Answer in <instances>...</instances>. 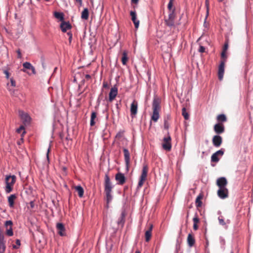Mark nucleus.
<instances>
[{
	"label": "nucleus",
	"instance_id": "a18cd8bd",
	"mask_svg": "<svg viewBox=\"0 0 253 253\" xmlns=\"http://www.w3.org/2000/svg\"><path fill=\"white\" fill-rule=\"evenodd\" d=\"M10 82L11 85L13 87L16 86V82L13 78H10Z\"/></svg>",
	"mask_w": 253,
	"mask_h": 253
},
{
	"label": "nucleus",
	"instance_id": "3c124183",
	"mask_svg": "<svg viewBox=\"0 0 253 253\" xmlns=\"http://www.w3.org/2000/svg\"><path fill=\"white\" fill-rule=\"evenodd\" d=\"M24 129V126H21L18 128L17 129V132L18 133H20L22 130Z\"/></svg>",
	"mask_w": 253,
	"mask_h": 253
},
{
	"label": "nucleus",
	"instance_id": "0eeeda50",
	"mask_svg": "<svg viewBox=\"0 0 253 253\" xmlns=\"http://www.w3.org/2000/svg\"><path fill=\"white\" fill-rule=\"evenodd\" d=\"M115 179L117 181V184L121 185L124 184L126 182L125 175L121 172H118L116 174Z\"/></svg>",
	"mask_w": 253,
	"mask_h": 253
},
{
	"label": "nucleus",
	"instance_id": "5701e85b",
	"mask_svg": "<svg viewBox=\"0 0 253 253\" xmlns=\"http://www.w3.org/2000/svg\"><path fill=\"white\" fill-rule=\"evenodd\" d=\"M203 198V195L202 194H200L196 199V206L197 208L201 207L202 206V202L201 199Z\"/></svg>",
	"mask_w": 253,
	"mask_h": 253
},
{
	"label": "nucleus",
	"instance_id": "ea45409f",
	"mask_svg": "<svg viewBox=\"0 0 253 253\" xmlns=\"http://www.w3.org/2000/svg\"><path fill=\"white\" fill-rule=\"evenodd\" d=\"M16 245H13L12 246V247L13 249H17L19 248V246H20L21 245V243H20V240L19 239H17L16 240Z\"/></svg>",
	"mask_w": 253,
	"mask_h": 253
},
{
	"label": "nucleus",
	"instance_id": "6e6552de",
	"mask_svg": "<svg viewBox=\"0 0 253 253\" xmlns=\"http://www.w3.org/2000/svg\"><path fill=\"white\" fill-rule=\"evenodd\" d=\"M224 66H225V61H221L218 71V77L219 80H222L223 77L224 73Z\"/></svg>",
	"mask_w": 253,
	"mask_h": 253
},
{
	"label": "nucleus",
	"instance_id": "bf43d9fd",
	"mask_svg": "<svg viewBox=\"0 0 253 253\" xmlns=\"http://www.w3.org/2000/svg\"><path fill=\"white\" fill-rule=\"evenodd\" d=\"M139 1V0H131V2L132 3L137 4Z\"/></svg>",
	"mask_w": 253,
	"mask_h": 253
},
{
	"label": "nucleus",
	"instance_id": "e433bc0d",
	"mask_svg": "<svg viewBox=\"0 0 253 253\" xmlns=\"http://www.w3.org/2000/svg\"><path fill=\"white\" fill-rule=\"evenodd\" d=\"M224 151H225L224 149L221 148L220 150H219L217 151L216 152H215V153H214V154H216L217 156L219 155L220 156H222L224 154Z\"/></svg>",
	"mask_w": 253,
	"mask_h": 253
},
{
	"label": "nucleus",
	"instance_id": "864d4df0",
	"mask_svg": "<svg viewBox=\"0 0 253 253\" xmlns=\"http://www.w3.org/2000/svg\"><path fill=\"white\" fill-rule=\"evenodd\" d=\"M103 87H104V88H108L109 87L108 84H107V82H104L103 83Z\"/></svg>",
	"mask_w": 253,
	"mask_h": 253
},
{
	"label": "nucleus",
	"instance_id": "7ed1b4c3",
	"mask_svg": "<svg viewBox=\"0 0 253 253\" xmlns=\"http://www.w3.org/2000/svg\"><path fill=\"white\" fill-rule=\"evenodd\" d=\"M16 176L14 175H6L5 177L6 186L5 187V192L6 193H9L12 191L13 185L16 181Z\"/></svg>",
	"mask_w": 253,
	"mask_h": 253
},
{
	"label": "nucleus",
	"instance_id": "f8f14e48",
	"mask_svg": "<svg viewBox=\"0 0 253 253\" xmlns=\"http://www.w3.org/2000/svg\"><path fill=\"white\" fill-rule=\"evenodd\" d=\"M130 15L131 16V20L134 25L135 28L137 29L139 26V21L137 19V16L135 11L131 10L130 12Z\"/></svg>",
	"mask_w": 253,
	"mask_h": 253
},
{
	"label": "nucleus",
	"instance_id": "1a4fd4ad",
	"mask_svg": "<svg viewBox=\"0 0 253 253\" xmlns=\"http://www.w3.org/2000/svg\"><path fill=\"white\" fill-rule=\"evenodd\" d=\"M212 141L214 146L218 147L222 142V138L219 135H215L213 137Z\"/></svg>",
	"mask_w": 253,
	"mask_h": 253
},
{
	"label": "nucleus",
	"instance_id": "e2e57ef3",
	"mask_svg": "<svg viewBox=\"0 0 253 253\" xmlns=\"http://www.w3.org/2000/svg\"><path fill=\"white\" fill-rule=\"evenodd\" d=\"M30 206L31 207V208H34V202L33 201H31L30 202Z\"/></svg>",
	"mask_w": 253,
	"mask_h": 253
},
{
	"label": "nucleus",
	"instance_id": "052dcab7",
	"mask_svg": "<svg viewBox=\"0 0 253 253\" xmlns=\"http://www.w3.org/2000/svg\"><path fill=\"white\" fill-rule=\"evenodd\" d=\"M77 2H78L80 5L82 4L83 0H75Z\"/></svg>",
	"mask_w": 253,
	"mask_h": 253
},
{
	"label": "nucleus",
	"instance_id": "7c9ffc66",
	"mask_svg": "<svg viewBox=\"0 0 253 253\" xmlns=\"http://www.w3.org/2000/svg\"><path fill=\"white\" fill-rule=\"evenodd\" d=\"M218 219L219 224L222 226H225V228L227 229L228 226L226 225V222L224 221L223 217L222 216H219Z\"/></svg>",
	"mask_w": 253,
	"mask_h": 253
},
{
	"label": "nucleus",
	"instance_id": "6ab92c4d",
	"mask_svg": "<svg viewBox=\"0 0 253 253\" xmlns=\"http://www.w3.org/2000/svg\"><path fill=\"white\" fill-rule=\"evenodd\" d=\"M125 222V212H122L121 213L120 217L119 218L117 224L119 226H121L123 227Z\"/></svg>",
	"mask_w": 253,
	"mask_h": 253
},
{
	"label": "nucleus",
	"instance_id": "c85d7f7f",
	"mask_svg": "<svg viewBox=\"0 0 253 253\" xmlns=\"http://www.w3.org/2000/svg\"><path fill=\"white\" fill-rule=\"evenodd\" d=\"M54 16L59 19L60 21H63L64 20V14L62 12H55L54 13Z\"/></svg>",
	"mask_w": 253,
	"mask_h": 253
},
{
	"label": "nucleus",
	"instance_id": "4468645a",
	"mask_svg": "<svg viewBox=\"0 0 253 253\" xmlns=\"http://www.w3.org/2000/svg\"><path fill=\"white\" fill-rule=\"evenodd\" d=\"M216 183L219 188H226L227 181L225 177H221L217 179Z\"/></svg>",
	"mask_w": 253,
	"mask_h": 253
},
{
	"label": "nucleus",
	"instance_id": "338daca9",
	"mask_svg": "<svg viewBox=\"0 0 253 253\" xmlns=\"http://www.w3.org/2000/svg\"><path fill=\"white\" fill-rule=\"evenodd\" d=\"M121 134L120 132L118 133L116 135V137H121Z\"/></svg>",
	"mask_w": 253,
	"mask_h": 253
},
{
	"label": "nucleus",
	"instance_id": "4c0bfd02",
	"mask_svg": "<svg viewBox=\"0 0 253 253\" xmlns=\"http://www.w3.org/2000/svg\"><path fill=\"white\" fill-rule=\"evenodd\" d=\"M174 9L172 10V11H171L170 12V13L169 14V19H168L174 20L175 14H174Z\"/></svg>",
	"mask_w": 253,
	"mask_h": 253
},
{
	"label": "nucleus",
	"instance_id": "bb28decb",
	"mask_svg": "<svg viewBox=\"0 0 253 253\" xmlns=\"http://www.w3.org/2000/svg\"><path fill=\"white\" fill-rule=\"evenodd\" d=\"M164 149L167 151H170L171 149V142H164L162 145Z\"/></svg>",
	"mask_w": 253,
	"mask_h": 253
},
{
	"label": "nucleus",
	"instance_id": "f3484780",
	"mask_svg": "<svg viewBox=\"0 0 253 253\" xmlns=\"http://www.w3.org/2000/svg\"><path fill=\"white\" fill-rule=\"evenodd\" d=\"M153 228V225L151 224L149 229L146 231L145 233V237L146 242H149L152 236V230Z\"/></svg>",
	"mask_w": 253,
	"mask_h": 253
},
{
	"label": "nucleus",
	"instance_id": "c756f323",
	"mask_svg": "<svg viewBox=\"0 0 253 253\" xmlns=\"http://www.w3.org/2000/svg\"><path fill=\"white\" fill-rule=\"evenodd\" d=\"M217 120L221 122H225L227 121V118L225 115L222 114L217 116Z\"/></svg>",
	"mask_w": 253,
	"mask_h": 253
},
{
	"label": "nucleus",
	"instance_id": "f704fd0d",
	"mask_svg": "<svg viewBox=\"0 0 253 253\" xmlns=\"http://www.w3.org/2000/svg\"><path fill=\"white\" fill-rule=\"evenodd\" d=\"M6 234L8 236H12L13 235V232L12 226L6 228Z\"/></svg>",
	"mask_w": 253,
	"mask_h": 253
},
{
	"label": "nucleus",
	"instance_id": "39448f33",
	"mask_svg": "<svg viewBox=\"0 0 253 253\" xmlns=\"http://www.w3.org/2000/svg\"><path fill=\"white\" fill-rule=\"evenodd\" d=\"M19 115L22 120L23 123L25 125H28L30 124L31 118L27 113H26L23 111H20Z\"/></svg>",
	"mask_w": 253,
	"mask_h": 253
},
{
	"label": "nucleus",
	"instance_id": "9b49d317",
	"mask_svg": "<svg viewBox=\"0 0 253 253\" xmlns=\"http://www.w3.org/2000/svg\"><path fill=\"white\" fill-rule=\"evenodd\" d=\"M214 131L216 133L219 134L223 133L225 131L224 126L222 124H216L214 126Z\"/></svg>",
	"mask_w": 253,
	"mask_h": 253
},
{
	"label": "nucleus",
	"instance_id": "8fccbe9b",
	"mask_svg": "<svg viewBox=\"0 0 253 253\" xmlns=\"http://www.w3.org/2000/svg\"><path fill=\"white\" fill-rule=\"evenodd\" d=\"M219 240H220V242L221 244L223 246H224L225 244V239L223 237H220Z\"/></svg>",
	"mask_w": 253,
	"mask_h": 253
},
{
	"label": "nucleus",
	"instance_id": "6e6d98bb",
	"mask_svg": "<svg viewBox=\"0 0 253 253\" xmlns=\"http://www.w3.org/2000/svg\"><path fill=\"white\" fill-rule=\"evenodd\" d=\"M17 54H18V58H21V52H20V49H18V50L17 51Z\"/></svg>",
	"mask_w": 253,
	"mask_h": 253
},
{
	"label": "nucleus",
	"instance_id": "13d9d810",
	"mask_svg": "<svg viewBox=\"0 0 253 253\" xmlns=\"http://www.w3.org/2000/svg\"><path fill=\"white\" fill-rule=\"evenodd\" d=\"M221 57L222 58H224V57H226V55H225V51H223L221 53Z\"/></svg>",
	"mask_w": 253,
	"mask_h": 253
},
{
	"label": "nucleus",
	"instance_id": "a878e982",
	"mask_svg": "<svg viewBox=\"0 0 253 253\" xmlns=\"http://www.w3.org/2000/svg\"><path fill=\"white\" fill-rule=\"evenodd\" d=\"M96 116H97V114H96V112H92L91 113V117H90V125L91 126H93L95 125V122L94 121V120L96 118Z\"/></svg>",
	"mask_w": 253,
	"mask_h": 253
},
{
	"label": "nucleus",
	"instance_id": "2f4dec72",
	"mask_svg": "<svg viewBox=\"0 0 253 253\" xmlns=\"http://www.w3.org/2000/svg\"><path fill=\"white\" fill-rule=\"evenodd\" d=\"M182 115L185 120H188L189 119V115L187 112L185 107H183L182 109Z\"/></svg>",
	"mask_w": 253,
	"mask_h": 253
},
{
	"label": "nucleus",
	"instance_id": "a211bd4d",
	"mask_svg": "<svg viewBox=\"0 0 253 253\" xmlns=\"http://www.w3.org/2000/svg\"><path fill=\"white\" fill-rule=\"evenodd\" d=\"M195 243V240L194 236L191 233H189L188 235V237H187V243H188V246L190 247H192V246H193Z\"/></svg>",
	"mask_w": 253,
	"mask_h": 253
},
{
	"label": "nucleus",
	"instance_id": "f03ea898",
	"mask_svg": "<svg viewBox=\"0 0 253 253\" xmlns=\"http://www.w3.org/2000/svg\"><path fill=\"white\" fill-rule=\"evenodd\" d=\"M152 107L153 112L151 119L156 122L159 118V111L161 108L160 99L156 96L153 98Z\"/></svg>",
	"mask_w": 253,
	"mask_h": 253
},
{
	"label": "nucleus",
	"instance_id": "37998d69",
	"mask_svg": "<svg viewBox=\"0 0 253 253\" xmlns=\"http://www.w3.org/2000/svg\"><path fill=\"white\" fill-rule=\"evenodd\" d=\"M163 141L164 142H171V137L168 133V136L164 138Z\"/></svg>",
	"mask_w": 253,
	"mask_h": 253
},
{
	"label": "nucleus",
	"instance_id": "cd10ccee",
	"mask_svg": "<svg viewBox=\"0 0 253 253\" xmlns=\"http://www.w3.org/2000/svg\"><path fill=\"white\" fill-rule=\"evenodd\" d=\"M128 58L127 55V52L126 51H124L123 52V56L122 58V64L125 65L127 61Z\"/></svg>",
	"mask_w": 253,
	"mask_h": 253
},
{
	"label": "nucleus",
	"instance_id": "774afa93",
	"mask_svg": "<svg viewBox=\"0 0 253 253\" xmlns=\"http://www.w3.org/2000/svg\"><path fill=\"white\" fill-rule=\"evenodd\" d=\"M225 222H226V223L229 224L230 223V220L229 219H227Z\"/></svg>",
	"mask_w": 253,
	"mask_h": 253
},
{
	"label": "nucleus",
	"instance_id": "20e7f679",
	"mask_svg": "<svg viewBox=\"0 0 253 253\" xmlns=\"http://www.w3.org/2000/svg\"><path fill=\"white\" fill-rule=\"evenodd\" d=\"M137 108H138V103L137 102L134 100L131 104L130 105V116L131 118H133L135 117L137 113Z\"/></svg>",
	"mask_w": 253,
	"mask_h": 253
},
{
	"label": "nucleus",
	"instance_id": "423d86ee",
	"mask_svg": "<svg viewBox=\"0 0 253 253\" xmlns=\"http://www.w3.org/2000/svg\"><path fill=\"white\" fill-rule=\"evenodd\" d=\"M118 94V87L116 85L112 87L109 93V101L112 102L116 97Z\"/></svg>",
	"mask_w": 253,
	"mask_h": 253
},
{
	"label": "nucleus",
	"instance_id": "2eb2a0df",
	"mask_svg": "<svg viewBox=\"0 0 253 253\" xmlns=\"http://www.w3.org/2000/svg\"><path fill=\"white\" fill-rule=\"evenodd\" d=\"M123 151L124 153L125 161L126 166L128 168L130 162V154L128 150L126 148H124Z\"/></svg>",
	"mask_w": 253,
	"mask_h": 253
},
{
	"label": "nucleus",
	"instance_id": "de8ad7c7",
	"mask_svg": "<svg viewBox=\"0 0 253 253\" xmlns=\"http://www.w3.org/2000/svg\"><path fill=\"white\" fill-rule=\"evenodd\" d=\"M3 73L5 74V78L7 79H8L9 78V72L7 70H3Z\"/></svg>",
	"mask_w": 253,
	"mask_h": 253
},
{
	"label": "nucleus",
	"instance_id": "b1692460",
	"mask_svg": "<svg viewBox=\"0 0 253 253\" xmlns=\"http://www.w3.org/2000/svg\"><path fill=\"white\" fill-rule=\"evenodd\" d=\"M75 189L78 192L79 196L82 198L84 193L83 188L81 185H78L75 187Z\"/></svg>",
	"mask_w": 253,
	"mask_h": 253
},
{
	"label": "nucleus",
	"instance_id": "72a5a7b5",
	"mask_svg": "<svg viewBox=\"0 0 253 253\" xmlns=\"http://www.w3.org/2000/svg\"><path fill=\"white\" fill-rule=\"evenodd\" d=\"M219 161V159L218 158V156L213 153L211 157V162L217 163Z\"/></svg>",
	"mask_w": 253,
	"mask_h": 253
},
{
	"label": "nucleus",
	"instance_id": "49530a36",
	"mask_svg": "<svg viewBox=\"0 0 253 253\" xmlns=\"http://www.w3.org/2000/svg\"><path fill=\"white\" fill-rule=\"evenodd\" d=\"M173 4V0H169V1L168 5V8L171 10Z\"/></svg>",
	"mask_w": 253,
	"mask_h": 253
},
{
	"label": "nucleus",
	"instance_id": "f257e3e1",
	"mask_svg": "<svg viewBox=\"0 0 253 253\" xmlns=\"http://www.w3.org/2000/svg\"><path fill=\"white\" fill-rule=\"evenodd\" d=\"M113 187L114 186L112 185L109 175L106 174L105 176L104 191L106 194V201L107 204V207L113 199V196L111 193Z\"/></svg>",
	"mask_w": 253,
	"mask_h": 253
},
{
	"label": "nucleus",
	"instance_id": "c03bdc74",
	"mask_svg": "<svg viewBox=\"0 0 253 253\" xmlns=\"http://www.w3.org/2000/svg\"><path fill=\"white\" fill-rule=\"evenodd\" d=\"M193 221L194 223L197 224L199 221V218H198L197 215L196 214L195 215L194 217L193 218Z\"/></svg>",
	"mask_w": 253,
	"mask_h": 253
},
{
	"label": "nucleus",
	"instance_id": "69168bd1",
	"mask_svg": "<svg viewBox=\"0 0 253 253\" xmlns=\"http://www.w3.org/2000/svg\"><path fill=\"white\" fill-rule=\"evenodd\" d=\"M72 40V37L70 36V37H69V42L70 43L71 42Z\"/></svg>",
	"mask_w": 253,
	"mask_h": 253
},
{
	"label": "nucleus",
	"instance_id": "603ef678",
	"mask_svg": "<svg viewBox=\"0 0 253 253\" xmlns=\"http://www.w3.org/2000/svg\"><path fill=\"white\" fill-rule=\"evenodd\" d=\"M50 145H49L48 149H47V153H46V158H47V160L48 161V162H49V153L50 152Z\"/></svg>",
	"mask_w": 253,
	"mask_h": 253
},
{
	"label": "nucleus",
	"instance_id": "58836bf2",
	"mask_svg": "<svg viewBox=\"0 0 253 253\" xmlns=\"http://www.w3.org/2000/svg\"><path fill=\"white\" fill-rule=\"evenodd\" d=\"M5 248V244L0 243V253H4Z\"/></svg>",
	"mask_w": 253,
	"mask_h": 253
},
{
	"label": "nucleus",
	"instance_id": "aec40b11",
	"mask_svg": "<svg viewBox=\"0 0 253 253\" xmlns=\"http://www.w3.org/2000/svg\"><path fill=\"white\" fill-rule=\"evenodd\" d=\"M23 66L25 69L31 70L33 74H36V70L35 67L30 62H24L23 64Z\"/></svg>",
	"mask_w": 253,
	"mask_h": 253
},
{
	"label": "nucleus",
	"instance_id": "473e14b6",
	"mask_svg": "<svg viewBox=\"0 0 253 253\" xmlns=\"http://www.w3.org/2000/svg\"><path fill=\"white\" fill-rule=\"evenodd\" d=\"M166 25L169 27H172L174 25V20L166 19L165 20Z\"/></svg>",
	"mask_w": 253,
	"mask_h": 253
},
{
	"label": "nucleus",
	"instance_id": "09e8293b",
	"mask_svg": "<svg viewBox=\"0 0 253 253\" xmlns=\"http://www.w3.org/2000/svg\"><path fill=\"white\" fill-rule=\"evenodd\" d=\"M205 51V47L202 45H200L199 49V51L201 53H203Z\"/></svg>",
	"mask_w": 253,
	"mask_h": 253
},
{
	"label": "nucleus",
	"instance_id": "680f3d73",
	"mask_svg": "<svg viewBox=\"0 0 253 253\" xmlns=\"http://www.w3.org/2000/svg\"><path fill=\"white\" fill-rule=\"evenodd\" d=\"M85 77L87 80H89L91 78V76L89 74L85 75Z\"/></svg>",
	"mask_w": 253,
	"mask_h": 253
},
{
	"label": "nucleus",
	"instance_id": "79ce46f5",
	"mask_svg": "<svg viewBox=\"0 0 253 253\" xmlns=\"http://www.w3.org/2000/svg\"><path fill=\"white\" fill-rule=\"evenodd\" d=\"M146 179H143V178H140V180H139V181L138 182V185H137V188H138L141 187L143 185L144 181Z\"/></svg>",
	"mask_w": 253,
	"mask_h": 253
},
{
	"label": "nucleus",
	"instance_id": "0e129e2a",
	"mask_svg": "<svg viewBox=\"0 0 253 253\" xmlns=\"http://www.w3.org/2000/svg\"><path fill=\"white\" fill-rule=\"evenodd\" d=\"M67 35L69 36V37L70 36L72 37V34L70 32L67 33Z\"/></svg>",
	"mask_w": 253,
	"mask_h": 253
},
{
	"label": "nucleus",
	"instance_id": "ddd939ff",
	"mask_svg": "<svg viewBox=\"0 0 253 253\" xmlns=\"http://www.w3.org/2000/svg\"><path fill=\"white\" fill-rule=\"evenodd\" d=\"M56 228L58 233L61 236H65V228L64 224L62 223H57L56 224Z\"/></svg>",
	"mask_w": 253,
	"mask_h": 253
},
{
	"label": "nucleus",
	"instance_id": "5fc2aeb1",
	"mask_svg": "<svg viewBox=\"0 0 253 253\" xmlns=\"http://www.w3.org/2000/svg\"><path fill=\"white\" fill-rule=\"evenodd\" d=\"M193 229L195 230H197L198 229V226L197 224L193 223Z\"/></svg>",
	"mask_w": 253,
	"mask_h": 253
},
{
	"label": "nucleus",
	"instance_id": "c9c22d12",
	"mask_svg": "<svg viewBox=\"0 0 253 253\" xmlns=\"http://www.w3.org/2000/svg\"><path fill=\"white\" fill-rule=\"evenodd\" d=\"M4 225L6 228L11 227L13 225V222L12 220H7L4 222Z\"/></svg>",
	"mask_w": 253,
	"mask_h": 253
},
{
	"label": "nucleus",
	"instance_id": "dca6fc26",
	"mask_svg": "<svg viewBox=\"0 0 253 253\" xmlns=\"http://www.w3.org/2000/svg\"><path fill=\"white\" fill-rule=\"evenodd\" d=\"M60 28L63 32H66L67 30L71 28V25L69 22L62 21L60 24Z\"/></svg>",
	"mask_w": 253,
	"mask_h": 253
},
{
	"label": "nucleus",
	"instance_id": "412c9836",
	"mask_svg": "<svg viewBox=\"0 0 253 253\" xmlns=\"http://www.w3.org/2000/svg\"><path fill=\"white\" fill-rule=\"evenodd\" d=\"M16 198L15 194H12L8 197V202L10 207L12 208L14 206V201Z\"/></svg>",
	"mask_w": 253,
	"mask_h": 253
},
{
	"label": "nucleus",
	"instance_id": "9d476101",
	"mask_svg": "<svg viewBox=\"0 0 253 253\" xmlns=\"http://www.w3.org/2000/svg\"><path fill=\"white\" fill-rule=\"evenodd\" d=\"M218 197L224 199L228 197V189L226 188H219L217 191Z\"/></svg>",
	"mask_w": 253,
	"mask_h": 253
},
{
	"label": "nucleus",
	"instance_id": "4be33fe9",
	"mask_svg": "<svg viewBox=\"0 0 253 253\" xmlns=\"http://www.w3.org/2000/svg\"><path fill=\"white\" fill-rule=\"evenodd\" d=\"M89 12L87 8H84L82 12L81 18L83 19L87 20L88 18Z\"/></svg>",
	"mask_w": 253,
	"mask_h": 253
},
{
	"label": "nucleus",
	"instance_id": "a19ab883",
	"mask_svg": "<svg viewBox=\"0 0 253 253\" xmlns=\"http://www.w3.org/2000/svg\"><path fill=\"white\" fill-rule=\"evenodd\" d=\"M0 243L5 244L4 235L1 232H0Z\"/></svg>",
	"mask_w": 253,
	"mask_h": 253
},
{
	"label": "nucleus",
	"instance_id": "393cba45",
	"mask_svg": "<svg viewBox=\"0 0 253 253\" xmlns=\"http://www.w3.org/2000/svg\"><path fill=\"white\" fill-rule=\"evenodd\" d=\"M148 167L146 165L143 167L140 178L146 179L147 175Z\"/></svg>",
	"mask_w": 253,
	"mask_h": 253
},
{
	"label": "nucleus",
	"instance_id": "4d7b16f0",
	"mask_svg": "<svg viewBox=\"0 0 253 253\" xmlns=\"http://www.w3.org/2000/svg\"><path fill=\"white\" fill-rule=\"evenodd\" d=\"M227 48H228V44L225 43L224 45L223 51H225L227 50Z\"/></svg>",
	"mask_w": 253,
	"mask_h": 253
}]
</instances>
